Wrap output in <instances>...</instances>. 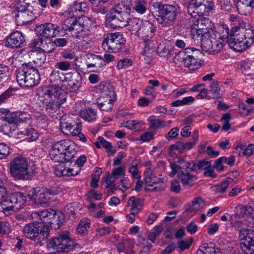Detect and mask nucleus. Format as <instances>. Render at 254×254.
Wrapping results in <instances>:
<instances>
[{
  "label": "nucleus",
  "mask_w": 254,
  "mask_h": 254,
  "mask_svg": "<svg viewBox=\"0 0 254 254\" xmlns=\"http://www.w3.org/2000/svg\"><path fill=\"white\" fill-rule=\"evenodd\" d=\"M89 22V20L85 17H70L64 20L61 26L52 23H45L38 26L37 29L40 36L47 39L55 37L63 31L66 34L77 38L87 28Z\"/></svg>",
  "instance_id": "f257e3e1"
},
{
  "label": "nucleus",
  "mask_w": 254,
  "mask_h": 254,
  "mask_svg": "<svg viewBox=\"0 0 254 254\" xmlns=\"http://www.w3.org/2000/svg\"><path fill=\"white\" fill-rule=\"evenodd\" d=\"M222 39H228L230 48L241 52L250 47L254 42V28L247 21L239 20V25L231 30L227 25H223Z\"/></svg>",
  "instance_id": "f03ea898"
},
{
  "label": "nucleus",
  "mask_w": 254,
  "mask_h": 254,
  "mask_svg": "<svg viewBox=\"0 0 254 254\" xmlns=\"http://www.w3.org/2000/svg\"><path fill=\"white\" fill-rule=\"evenodd\" d=\"M38 99L46 104L45 109L49 115H53L66 101V94L59 86H45L39 92Z\"/></svg>",
  "instance_id": "7ed1b4c3"
},
{
  "label": "nucleus",
  "mask_w": 254,
  "mask_h": 254,
  "mask_svg": "<svg viewBox=\"0 0 254 254\" xmlns=\"http://www.w3.org/2000/svg\"><path fill=\"white\" fill-rule=\"evenodd\" d=\"M152 13L162 27H168L174 25L180 12L178 4H163L156 2L152 5Z\"/></svg>",
  "instance_id": "20e7f679"
},
{
  "label": "nucleus",
  "mask_w": 254,
  "mask_h": 254,
  "mask_svg": "<svg viewBox=\"0 0 254 254\" xmlns=\"http://www.w3.org/2000/svg\"><path fill=\"white\" fill-rule=\"evenodd\" d=\"M9 169L11 176L15 179L28 180L34 176L36 167L26 158L17 157L10 162Z\"/></svg>",
  "instance_id": "39448f33"
},
{
  "label": "nucleus",
  "mask_w": 254,
  "mask_h": 254,
  "mask_svg": "<svg viewBox=\"0 0 254 254\" xmlns=\"http://www.w3.org/2000/svg\"><path fill=\"white\" fill-rule=\"evenodd\" d=\"M38 70L29 64H23L16 71V80L19 85L26 87H32L38 85L40 81Z\"/></svg>",
  "instance_id": "423d86ee"
},
{
  "label": "nucleus",
  "mask_w": 254,
  "mask_h": 254,
  "mask_svg": "<svg viewBox=\"0 0 254 254\" xmlns=\"http://www.w3.org/2000/svg\"><path fill=\"white\" fill-rule=\"evenodd\" d=\"M22 232L26 238L40 246L43 245V241L49 236L48 227H44L41 223L35 222L26 224L23 228Z\"/></svg>",
  "instance_id": "0eeeda50"
},
{
  "label": "nucleus",
  "mask_w": 254,
  "mask_h": 254,
  "mask_svg": "<svg viewBox=\"0 0 254 254\" xmlns=\"http://www.w3.org/2000/svg\"><path fill=\"white\" fill-rule=\"evenodd\" d=\"M77 245L67 231L60 232L57 236L53 238L48 244L49 248L58 252H68L75 249Z\"/></svg>",
  "instance_id": "6e6552de"
},
{
  "label": "nucleus",
  "mask_w": 254,
  "mask_h": 254,
  "mask_svg": "<svg viewBox=\"0 0 254 254\" xmlns=\"http://www.w3.org/2000/svg\"><path fill=\"white\" fill-rule=\"evenodd\" d=\"M126 42V38L122 33H109L103 40L102 47L107 53H116L123 49Z\"/></svg>",
  "instance_id": "1a4fd4ad"
},
{
  "label": "nucleus",
  "mask_w": 254,
  "mask_h": 254,
  "mask_svg": "<svg viewBox=\"0 0 254 254\" xmlns=\"http://www.w3.org/2000/svg\"><path fill=\"white\" fill-rule=\"evenodd\" d=\"M214 7V0H191L188 7V12L194 17L207 15Z\"/></svg>",
  "instance_id": "9d476101"
},
{
  "label": "nucleus",
  "mask_w": 254,
  "mask_h": 254,
  "mask_svg": "<svg viewBox=\"0 0 254 254\" xmlns=\"http://www.w3.org/2000/svg\"><path fill=\"white\" fill-rule=\"evenodd\" d=\"M54 190L49 189H41L39 187L33 188L29 191L28 196L35 204H48L55 195Z\"/></svg>",
  "instance_id": "9b49d317"
},
{
  "label": "nucleus",
  "mask_w": 254,
  "mask_h": 254,
  "mask_svg": "<svg viewBox=\"0 0 254 254\" xmlns=\"http://www.w3.org/2000/svg\"><path fill=\"white\" fill-rule=\"evenodd\" d=\"M212 24L209 19L206 18H199L197 19L193 25L192 32L199 38V40L208 38L210 36H215L212 30Z\"/></svg>",
  "instance_id": "f8f14e48"
},
{
  "label": "nucleus",
  "mask_w": 254,
  "mask_h": 254,
  "mask_svg": "<svg viewBox=\"0 0 254 254\" xmlns=\"http://www.w3.org/2000/svg\"><path fill=\"white\" fill-rule=\"evenodd\" d=\"M170 166L172 172L169 176L173 177L178 174V177L180 180L183 185L185 187H191L194 184L197 177L190 173L189 170L185 169L179 165L174 162H171Z\"/></svg>",
  "instance_id": "ddd939ff"
},
{
  "label": "nucleus",
  "mask_w": 254,
  "mask_h": 254,
  "mask_svg": "<svg viewBox=\"0 0 254 254\" xmlns=\"http://www.w3.org/2000/svg\"><path fill=\"white\" fill-rule=\"evenodd\" d=\"M63 76L62 86L69 92H78L82 86L81 75L78 72H74L67 73Z\"/></svg>",
  "instance_id": "4468645a"
},
{
  "label": "nucleus",
  "mask_w": 254,
  "mask_h": 254,
  "mask_svg": "<svg viewBox=\"0 0 254 254\" xmlns=\"http://www.w3.org/2000/svg\"><path fill=\"white\" fill-rule=\"evenodd\" d=\"M32 8L31 7H29L27 3H25V6L21 5L16 7L12 14L14 15L17 25H23L32 21L36 18V16Z\"/></svg>",
  "instance_id": "2eb2a0df"
},
{
  "label": "nucleus",
  "mask_w": 254,
  "mask_h": 254,
  "mask_svg": "<svg viewBox=\"0 0 254 254\" xmlns=\"http://www.w3.org/2000/svg\"><path fill=\"white\" fill-rule=\"evenodd\" d=\"M223 35L218 38L212 36L201 39V46L202 50L210 54L215 55L218 53L223 47L222 41L225 40L224 39L221 37ZM225 40L228 42V39H225Z\"/></svg>",
  "instance_id": "dca6fc26"
},
{
  "label": "nucleus",
  "mask_w": 254,
  "mask_h": 254,
  "mask_svg": "<svg viewBox=\"0 0 254 254\" xmlns=\"http://www.w3.org/2000/svg\"><path fill=\"white\" fill-rule=\"evenodd\" d=\"M238 232L240 239L245 240L241 244L243 253L244 254H254V231L244 227Z\"/></svg>",
  "instance_id": "f3484780"
},
{
  "label": "nucleus",
  "mask_w": 254,
  "mask_h": 254,
  "mask_svg": "<svg viewBox=\"0 0 254 254\" xmlns=\"http://www.w3.org/2000/svg\"><path fill=\"white\" fill-rule=\"evenodd\" d=\"M146 190H153L155 191H160L163 189V179L156 177L152 173L150 169L144 173Z\"/></svg>",
  "instance_id": "a211bd4d"
},
{
  "label": "nucleus",
  "mask_w": 254,
  "mask_h": 254,
  "mask_svg": "<svg viewBox=\"0 0 254 254\" xmlns=\"http://www.w3.org/2000/svg\"><path fill=\"white\" fill-rule=\"evenodd\" d=\"M128 19L125 16H122L110 10V13L106 14V24L111 28H123L127 26Z\"/></svg>",
  "instance_id": "6ab92c4d"
},
{
  "label": "nucleus",
  "mask_w": 254,
  "mask_h": 254,
  "mask_svg": "<svg viewBox=\"0 0 254 254\" xmlns=\"http://www.w3.org/2000/svg\"><path fill=\"white\" fill-rule=\"evenodd\" d=\"M156 31V27L152 23L149 21H145L137 30L136 34L144 42H147L151 41V39L155 36Z\"/></svg>",
  "instance_id": "aec40b11"
},
{
  "label": "nucleus",
  "mask_w": 254,
  "mask_h": 254,
  "mask_svg": "<svg viewBox=\"0 0 254 254\" xmlns=\"http://www.w3.org/2000/svg\"><path fill=\"white\" fill-rule=\"evenodd\" d=\"M5 197L2 198V205L6 203H9L10 205L14 206L16 209H19L25 205L26 201V197L24 194L20 192H14L8 196L7 191Z\"/></svg>",
  "instance_id": "412c9836"
},
{
  "label": "nucleus",
  "mask_w": 254,
  "mask_h": 254,
  "mask_svg": "<svg viewBox=\"0 0 254 254\" xmlns=\"http://www.w3.org/2000/svg\"><path fill=\"white\" fill-rule=\"evenodd\" d=\"M25 42V37L22 32L15 31L7 37L5 46L12 49L20 47Z\"/></svg>",
  "instance_id": "4be33fe9"
},
{
  "label": "nucleus",
  "mask_w": 254,
  "mask_h": 254,
  "mask_svg": "<svg viewBox=\"0 0 254 254\" xmlns=\"http://www.w3.org/2000/svg\"><path fill=\"white\" fill-rule=\"evenodd\" d=\"M131 0H123L115 5L111 10L129 19L131 6L132 5Z\"/></svg>",
  "instance_id": "5701e85b"
},
{
  "label": "nucleus",
  "mask_w": 254,
  "mask_h": 254,
  "mask_svg": "<svg viewBox=\"0 0 254 254\" xmlns=\"http://www.w3.org/2000/svg\"><path fill=\"white\" fill-rule=\"evenodd\" d=\"M60 128L62 132L66 135L69 134L72 135L76 130V127L74 128V126L71 122V120L66 116H63L60 119Z\"/></svg>",
  "instance_id": "b1692460"
},
{
  "label": "nucleus",
  "mask_w": 254,
  "mask_h": 254,
  "mask_svg": "<svg viewBox=\"0 0 254 254\" xmlns=\"http://www.w3.org/2000/svg\"><path fill=\"white\" fill-rule=\"evenodd\" d=\"M144 42L145 45L142 54L144 56V61L147 63H150L155 53V46L152 41Z\"/></svg>",
  "instance_id": "393cba45"
},
{
  "label": "nucleus",
  "mask_w": 254,
  "mask_h": 254,
  "mask_svg": "<svg viewBox=\"0 0 254 254\" xmlns=\"http://www.w3.org/2000/svg\"><path fill=\"white\" fill-rule=\"evenodd\" d=\"M143 201L140 198H135L134 196L130 197L127 201V206H130L131 214L134 215L141 210Z\"/></svg>",
  "instance_id": "a878e982"
},
{
  "label": "nucleus",
  "mask_w": 254,
  "mask_h": 254,
  "mask_svg": "<svg viewBox=\"0 0 254 254\" xmlns=\"http://www.w3.org/2000/svg\"><path fill=\"white\" fill-rule=\"evenodd\" d=\"M196 254H220V251L214 243H205L199 247Z\"/></svg>",
  "instance_id": "bb28decb"
},
{
  "label": "nucleus",
  "mask_w": 254,
  "mask_h": 254,
  "mask_svg": "<svg viewBox=\"0 0 254 254\" xmlns=\"http://www.w3.org/2000/svg\"><path fill=\"white\" fill-rule=\"evenodd\" d=\"M101 98L103 99L105 98L116 100V95L113 85L108 83L104 86L102 89Z\"/></svg>",
  "instance_id": "cd10ccee"
},
{
  "label": "nucleus",
  "mask_w": 254,
  "mask_h": 254,
  "mask_svg": "<svg viewBox=\"0 0 254 254\" xmlns=\"http://www.w3.org/2000/svg\"><path fill=\"white\" fill-rule=\"evenodd\" d=\"M198 130L195 129L192 133L191 141H188L186 143L180 141L181 150H189L191 149L196 144L198 140Z\"/></svg>",
  "instance_id": "c85d7f7f"
},
{
  "label": "nucleus",
  "mask_w": 254,
  "mask_h": 254,
  "mask_svg": "<svg viewBox=\"0 0 254 254\" xmlns=\"http://www.w3.org/2000/svg\"><path fill=\"white\" fill-rule=\"evenodd\" d=\"M28 55L32 57L33 62L37 64L41 65L46 60V55L43 51H32L28 53Z\"/></svg>",
  "instance_id": "c756f323"
},
{
  "label": "nucleus",
  "mask_w": 254,
  "mask_h": 254,
  "mask_svg": "<svg viewBox=\"0 0 254 254\" xmlns=\"http://www.w3.org/2000/svg\"><path fill=\"white\" fill-rule=\"evenodd\" d=\"M80 116L85 121L91 122L96 120L97 114L94 109L88 108L81 110L80 112Z\"/></svg>",
  "instance_id": "7c9ffc66"
},
{
  "label": "nucleus",
  "mask_w": 254,
  "mask_h": 254,
  "mask_svg": "<svg viewBox=\"0 0 254 254\" xmlns=\"http://www.w3.org/2000/svg\"><path fill=\"white\" fill-rule=\"evenodd\" d=\"M149 128L151 130H157L165 127L164 121L159 119H155L154 116L149 117L147 120Z\"/></svg>",
  "instance_id": "2f4dec72"
},
{
  "label": "nucleus",
  "mask_w": 254,
  "mask_h": 254,
  "mask_svg": "<svg viewBox=\"0 0 254 254\" xmlns=\"http://www.w3.org/2000/svg\"><path fill=\"white\" fill-rule=\"evenodd\" d=\"M115 100L109 99H104L102 98L97 102L98 106L103 111L108 112L111 110L115 102Z\"/></svg>",
  "instance_id": "473e14b6"
},
{
  "label": "nucleus",
  "mask_w": 254,
  "mask_h": 254,
  "mask_svg": "<svg viewBox=\"0 0 254 254\" xmlns=\"http://www.w3.org/2000/svg\"><path fill=\"white\" fill-rule=\"evenodd\" d=\"M92 4V10L97 14H105L108 10V8L104 4L101 3L99 1L94 0V1H89Z\"/></svg>",
  "instance_id": "72a5a7b5"
},
{
  "label": "nucleus",
  "mask_w": 254,
  "mask_h": 254,
  "mask_svg": "<svg viewBox=\"0 0 254 254\" xmlns=\"http://www.w3.org/2000/svg\"><path fill=\"white\" fill-rule=\"evenodd\" d=\"M76 153L77 152L74 148V146L73 143H72L71 145L64 153V160L62 163L72 162Z\"/></svg>",
  "instance_id": "f704fd0d"
},
{
  "label": "nucleus",
  "mask_w": 254,
  "mask_h": 254,
  "mask_svg": "<svg viewBox=\"0 0 254 254\" xmlns=\"http://www.w3.org/2000/svg\"><path fill=\"white\" fill-rule=\"evenodd\" d=\"M232 181V179L223 181L220 184L214 186L212 188V191L215 194L224 193L226 191V189L229 187V185Z\"/></svg>",
  "instance_id": "c9c22d12"
},
{
  "label": "nucleus",
  "mask_w": 254,
  "mask_h": 254,
  "mask_svg": "<svg viewBox=\"0 0 254 254\" xmlns=\"http://www.w3.org/2000/svg\"><path fill=\"white\" fill-rule=\"evenodd\" d=\"M64 221V215L62 213L59 212L51 221H49V225L52 229H58L63 224Z\"/></svg>",
  "instance_id": "e433bc0d"
},
{
  "label": "nucleus",
  "mask_w": 254,
  "mask_h": 254,
  "mask_svg": "<svg viewBox=\"0 0 254 254\" xmlns=\"http://www.w3.org/2000/svg\"><path fill=\"white\" fill-rule=\"evenodd\" d=\"M72 142H70L68 140H62L60 141L56 142L53 145V147L59 152H61L63 153L64 151L67 149Z\"/></svg>",
  "instance_id": "4c0bfd02"
},
{
  "label": "nucleus",
  "mask_w": 254,
  "mask_h": 254,
  "mask_svg": "<svg viewBox=\"0 0 254 254\" xmlns=\"http://www.w3.org/2000/svg\"><path fill=\"white\" fill-rule=\"evenodd\" d=\"M204 205V200L200 197H197L192 202L191 205L187 208V211L190 212L197 211L201 209Z\"/></svg>",
  "instance_id": "58836bf2"
},
{
  "label": "nucleus",
  "mask_w": 254,
  "mask_h": 254,
  "mask_svg": "<svg viewBox=\"0 0 254 254\" xmlns=\"http://www.w3.org/2000/svg\"><path fill=\"white\" fill-rule=\"evenodd\" d=\"M15 127V119L11 118L10 122L6 121L1 123V131L6 134L10 133L12 130H14Z\"/></svg>",
  "instance_id": "ea45409f"
},
{
  "label": "nucleus",
  "mask_w": 254,
  "mask_h": 254,
  "mask_svg": "<svg viewBox=\"0 0 254 254\" xmlns=\"http://www.w3.org/2000/svg\"><path fill=\"white\" fill-rule=\"evenodd\" d=\"M51 159L56 162L62 163L64 157V154L52 147L49 152Z\"/></svg>",
  "instance_id": "a19ab883"
},
{
  "label": "nucleus",
  "mask_w": 254,
  "mask_h": 254,
  "mask_svg": "<svg viewBox=\"0 0 254 254\" xmlns=\"http://www.w3.org/2000/svg\"><path fill=\"white\" fill-rule=\"evenodd\" d=\"M90 227L89 220L87 219H82L78 224L76 228L77 233L80 235L85 234Z\"/></svg>",
  "instance_id": "79ce46f5"
},
{
  "label": "nucleus",
  "mask_w": 254,
  "mask_h": 254,
  "mask_svg": "<svg viewBox=\"0 0 254 254\" xmlns=\"http://www.w3.org/2000/svg\"><path fill=\"white\" fill-rule=\"evenodd\" d=\"M21 132L23 134L27 136L31 141H35L39 137L38 132L31 127L25 128L24 130L21 131Z\"/></svg>",
  "instance_id": "37998d69"
},
{
  "label": "nucleus",
  "mask_w": 254,
  "mask_h": 254,
  "mask_svg": "<svg viewBox=\"0 0 254 254\" xmlns=\"http://www.w3.org/2000/svg\"><path fill=\"white\" fill-rule=\"evenodd\" d=\"M143 22L140 21L138 18H132L128 20L127 26H129V30L132 31H135L136 33L137 30L140 28L141 24H142Z\"/></svg>",
  "instance_id": "c03bdc74"
},
{
  "label": "nucleus",
  "mask_w": 254,
  "mask_h": 254,
  "mask_svg": "<svg viewBox=\"0 0 254 254\" xmlns=\"http://www.w3.org/2000/svg\"><path fill=\"white\" fill-rule=\"evenodd\" d=\"M210 92L213 96L214 99H219L220 98V88L219 86L218 82L217 81H213L210 85Z\"/></svg>",
  "instance_id": "a18cd8bd"
},
{
  "label": "nucleus",
  "mask_w": 254,
  "mask_h": 254,
  "mask_svg": "<svg viewBox=\"0 0 254 254\" xmlns=\"http://www.w3.org/2000/svg\"><path fill=\"white\" fill-rule=\"evenodd\" d=\"M163 231L162 226H156L151 230L149 234L147 239L154 243L156 239L160 235Z\"/></svg>",
  "instance_id": "49530a36"
},
{
  "label": "nucleus",
  "mask_w": 254,
  "mask_h": 254,
  "mask_svg": "<svg viewBox=\"0 0 254 254\" xmlns=\"http://www.w3.org/2000/svg\"><path fill=\"white\" fill-rule=\"evenodd\" d=\"M178 57L180 61L183 62L185 66L191 69V59L189 54H187L185 51L181 52L178 54Z\"/></svg>",
  "instance_id": "de8ad7c7"
},
{
  "label": "nucleus",
  "mask_w": 254,
  "mask_h": 254,
  "mask_svg": "<svg viewBox=\"0 0 254 254\" xmlns=\"http://www.w3.org/2000/svg\"><path fill=\"white\" fill-rule=\"evenodd\" d=\"M252 4H246V2L242 0H239L237 2V10L242 15H246L248 10L250 7L253 6Z\"/></svg>",
  "instance_id": "09e8293b"
},
{
  "label": "nucleus",
  "mask_w": 254,
  "mask_h": 254,
  "mask_svg": "<svg viewBox=\"0 0 254 254\" xmlns=\"http://www.w3.org/2000/svg\"><path fill=\"white\" fill-rule=\"evenodd\" d=\"M157 53L160 57L168 58L170 55V51L167 48L164 43H160L157 47Z\"/></svg>",
  "instance_id": "8fccbe9b"
},
{
  "label": "nucleus",
  "mask_w": 254,
  "mask_h": 254,
  "mask_svg": "<svg viewBox=\"0 0 254 254\" xmlns=\"http://www.w3.org/2000/svg\"><path fill=\"white\" fill-rule=\"evenodd\" d=\"M68 43L67 39L65 38H56L52 42L51 40H48V44L50 46H54L59 47H63L66 46Z\"/></svg>",
  "instance_id": "3c124183"
},
{
  "label": "nucleus",
  "mask_w": 254,
  "mask_h": 254,
  "mask_svg": "<svg viewBox=\"0 0 254 254\" xmlns=\"http://www.w3.org/2000/svg\"><path fill=\"white\" fill-rule=\"evenodd\" d=\"M185 53L189 54L190 57L198 59L200 60L202 56V53L200 50L194 48H186L185 51Z\"/></svg>",
  "instance_id": "603ef678"
},
{
  "label": "nucleus",
  "mask_w": 254,
  "mask_h": 254,
  "mask_svg": "<svg viewBox=\"0 0 254 254\" xmlns=\"http://www.w3.org/2000/svg\"><path fill=\"white\" fill-rule=\"evenodd\" d=\"M72 62L66 61H62L57 62L56 67L62 71H67L71 69Z\"/></svg>",
  "instance_id": "864d4df0"
},
{
  "label": "nucleus",
  "mask_w": 254,
  "mask_h": 254,
  "mask_svg": "<svg viewBox=\"0 0 254 254\" xmlns=\"http://www.w3.org/2000/svg\"><path fill=\"white\" fill-rule=\"evenodd\" d=\"M42 40L41 41V49L44 53H51L55 50L54 46H50L48 44V40Z\"/></svg>",
  "instance_id": "5fc2aeb1"
},
{
  "label": "nucleus",
  "mask_w": 254,
  "mask_h": 254,
  "mask_svg": "<svg viewBox=\"0 0 254 254\" xmlns=\"http://www.w3.org/2000/svg\"><path fill=\"white\" fill-rule=\"evenodd\" d=\"M134 2H135L136 5L133 6V9L138 13L143 14L145 13L146 10L145 2L144 1H138L136 0H135Z\"/></svg>",
  "instance_id": "6e6d98bb"
},
{
  "label": "nucleus",
  "mask_w": 254,
  "mask_h": 254,
  "mask_svg": "<svg viewBox=\"0 0 254 254\" xmlns=\"http://www.w3.org/2000/svg\"><path fill=\"white\" fill-rule=\"evenodd\" d=\"M10 223L7 221L0 222V234L6 235L9 234L11 231Z\"/></svg>",
  "instance_id": "4d7b16f0"
},
{
  "label": "nucleus",
  "mask_w": 254,
  "mask_h": 254,
  "mask_svg": "<svg viewBox=\"0 0 254 254\" xmlns=\"http://www.w3.org/2000/svg\"><path fill=\"white\" fill-rule=\"evenodd\" d=\"M13 118L8 110L5 109H0V121L5 122L10 120Z\"/></svg>",
  "instance_id": "13d9d810"
},
{
  "label": "nucleus",
  "mask_w": 254,
  "mask_h": 254,
  "mask_svg": "<svg viewBox=\"0 0 254 254\" xmlns=\"http://www.w3.org/2000/svg\"><path fill=\"white\" fill-rule=\"evenodd\" d=\"M9 147L3 143H0V159L5 158L9 154Z\"/></svg>",
  "instance_id": "bf43d9fd"
},
{
  "label": "nucleus",
  "mask_w": 254,
  "mask_h": 254,
  "mask_svg": "<svg viewBox=\"0 0 254 254\" xmlns=\"http://www.w3.org/2000/svg\"><path fill=\"white\" fill-rule=\"evenodd\" d=\"M220 3L221 8L226 10H229L232 7L233 0H218Z\"/></svg>",
  "instance_id": "052dcab7"
},
{
  "label": "nucleus",
  "mask_w": 254,
  "mask_h": 254,
  "mask_svg": "<svg viewBox=\"0 0 254 254\" xmlns=\"http://www.w3.org/2000/svg\"><path fill=\"white\" fill-rule=\"evenodd\" d=\"M226 157H222L216 159L213 163V168H215L219 171H222L224 170V166L222 163L225 162Z\"/></svg>",
  "instance_id": "680f3d73"
},
{
  "label": "nucleus",
  "mask_w": 254,
  "mask_h": 254,
  "mask_svg": "<svg viewBox=\"0 0 254 254\" xmlns=\"http://www.w3.org/2000/svg\"><path fill=\"white\" fill-rule=\"evenodd\" d=\"M1 200L0 206L1 207L2 212L5 215H8L10 211H13L14 210V206L10 205L9 203H6L4 204L5 205H2V199Z\"/></svg>",
  "instance_id": "e2e57ef3"
},
{
  "label": "nucleus",
  "mask_w": 254,
  "mask_h": 254,
  "mask_svg": "<svg viewBox=\"0 0 254 254\" xmlns=\"http://www.w3.org/2000/svg\"><path fill=\"white\" fill-rule=\"evenodd\" d=\"M86 6L87 4L84 2H78L75 1L73 3L72 9V11L75 12H82Z\"/></svg>",
  "instance_id": "0e129e2a"
},
{
  "label": "nucleus",
  "mask_w": 254,
  "mask_h": 254,
  "mask_svg": "<svg viewBox=\"0 0 254 254\" xmlns=\"http://www.w3.org/2000/svg\"><path fill=\"white\" fill-rule=\"evenodd\" d=\"M231 224L232 227L234 228L236 230L239 231L241 229L243 228L246 225V224L244 222V220H232Z\"/></svg>",
  "instance_id": "69168bd1"
},
{
  "label": "nucleus",
  "mask_w": 254,
  "mask_h": 254,
  "mask_svg": "<svg viewBox=\"0 0 254 254\" xmlns=\"http://www.w3.org/2000/svg\"><path fill=\"white\" fill-rule=\"evenodd\" d=\"M61 56L66 59L72 60L75 57L74 52L71 50H64L61 53Z\"/></svg>",
  "instance_id": "338daca9"
},
{
  "label": "nucleus",
  "mask_w": 254,
  "mask_h": 254,
  "mask_svg": "<svg viewBox=\"0 0 254 254\" xmlns=\"http://www.w3.org/2000/svg\"><path fill=\"white\" fill-rule=\"evenodd\" d=\"M170 190L171 191L176 193H179L181 192V186L178 180H174L171 182Z\"/></svg>",
  "instance_id": "774afa93"
}]
</instances>
